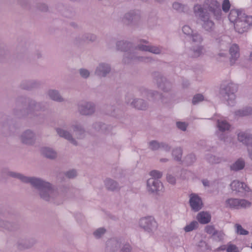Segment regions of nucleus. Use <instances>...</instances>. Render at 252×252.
<instances>
[{"mask_svg": "<svg viewBox=\"0 0 252 252\" xmlns=\"http://www.w3.org/2000/svg\"><path fill=\"white\" fill-rule=\"evenodd\" d=\"M204 6V8L203 9L200 5H196L194 7V11L195 15L199 16L204 21V28L209 31L214 26V23L209 20L207 12L209 11L213 14L216 19H219L221 16V10L219 3L216 0H206Z\"/></svg>", "mask_w": 252, "mask_h": 252, "instance_id": "f257e3e1", "label": "nucleus"}, {"mask_svg": "<svg viewBox=\"0 0 252 252\" xmlns=\"http://www.w3.org/2000/svg\"><path fill=\"white\" fill-rule=\"evenodd\" d=\"M12 176L20 179L24 182L30 183L32 185L37 188H42L41 192L40 193L41 197L44 199L47 200L46 197L44 196V193L46 194L47 193H48V191L51 188V185L50 183L45 182L38 179L25 177L20 174H12Z\"/></svg>", "mask_w": 252, "mask_h": 252, "instance_id": "f03ea898", "label": "nucleus"}, {"mask_svg": "<svg viewBox=\"0 0 252 252\" xmlns=\"http://www.w3.org/2000/svg\"><path fill=\"white\" fill-rule=\"evenodd\" d=\"M150 175L153 178L147 181L148 190L151 192H157L161 190L163 188L162 184L158 180H156L161 177V173L158 171L153 170L150 173Z\"/></svg>", "mask_w": 252, "mask_h": 252, "instance_id": "7ed1b4c3", "label": "nucleus"}, {"mask_svg": "<svg viewBox=\"0 0 252 252\" xmlns=\"http://www.w3.org/2000/svg\"><path fill=\"white\" fill-rule=\"evenodd\" d=\"M251 25H252V16L247 15H245L244 17L238 19L234 23L235 30L240 33L247 32Z\"/></svg>", "mask_w": 252, "mask_h": 252, "instance_id": "20e7f679", "label": "nucleus"}, {"mask_svg": "<svg viewBox=\"0 0 252 252\" xmlns=\"http://www.w3.org/2000/svg\"><path fill=\"white\" fill-rule=\"evenodd\" d=\"M251 203L244 199H229L226 201L227 207L233 209L246 208L251 206Z\"/></svg>", "mask_w": 252, "mask_h": 252, "instance_id": "39448f33", "label": "nucleus"}, {"mask_svg": "<svg viewBox=\"0 0 252 252\" xmlns=\"http://www.w3.org/2000/svg\"><path fill=\"white\" fill-rule=\"evenodd\" d=\"M238 138L240 142L248 146L250 157L252 159V136H248L244 132H240L238 134Z\"/></svg>", "mask_w": 252, "mask_h": 252, "instance_id": "423d86ee", "label": "nucleus"}, {"mask_svg": "<svg viewBox=\"0 0 252 252\" xmlns=\"http://www.w3.org/2000/svg\"><path fill=\"white\" fill-rule=\"evenodd\" d=\"M189 203L192 210L198 211L202 206V202L201 198L195 194L190 195Z\"/></svg>", "mask_w": 252, "mask_h": 252, "instance_id": "0eeeda50", "label": "nucleus"}, {"mask_svg": "<svg viewBox=\"0 0 252 252\" xmlns=\"http://www.w3.org/2000/svg\"><path fill=\"white\" fill-rule=\"evenodd\" d=\"M140 224L141 227L147 229L157 226L156 222L151 217L141 219L140 220Z\"/></svg>", "mask_w": 252, "mask_h": 252, "instance_id": "6e6552de", "label": "nucleus"}, {"mask_svg": "<svg viewBox=\"0 0 252 252\" xmlns=\"http://www.w3.org/2000/svg\"><path fill=\"white\" fill-rule=\"evenodd\" d=\"M246 15L242 10L238 9H231L229 16L228 18L230 21L233 24L239 19L244 17V15Z\"/></svg>", "mask_w": 252, "mask_h": 252, "instance_id": "1a4fd4ad", "label": "nucleus"}, {"mask_svg": "<svg viewBox=\"0 0 252 252\" xmlns=\"http://www.w3.org/2000/svg\"><path fill=\"white\" fill-rule=\"evenodd\" d=\"M231 188L233 190L238 192L248 191L249 188L243 183L234 181L231 184Z\"/></svg>", "mask_w": 252, "mask_h": 252, "instance_id": "9d476101", "label": "nucleus"}, {"mask_svg": "<svg viewBox=\"0 0 252 252\" xmlns=\"http://www.w3.org/2000/svg\"><path fill=\"white\" fill-rule=\"evenodd\" d=\"M182 30L185 34L191 36L193 42L200 43L202 41V38L199 35L192 34V31L189 26H185L183 27Z\"/></svg>", "mask_w": 252, "mask_h": 252, "instance_id": "9b49d317", "label": "nucleus"}, {"mask_svg": "<svg viewBox=\"0 0 252 252\" xmlns=\"http://www.w3.org/2000/svg\"><path fill=\"white\" fill-rule=\"evenodd\" d=\"M197 220L200 223L206 224L210 221L211 216L208 213L201 212L198 214L197 216Z\"/></svg>", "mask_w": 252, "mask_h": 252, "instance_id": "f8f14e48", "label": "nucleus"}, {"mask_svg": "<svg viewBox=\"0 0 252 252\" xmlns=\"http://www.w3.org/2000/svg\"><path fill=\"white\" fill-rule=\"evenodd\" d=\"M229 52L231 55L230 62L233 63V60L235 61L239 56V47L236 44H233L230 47Z\"/></svg>", "mask_w": 252, "mask_h": 252, "instance_id": "ddd939ff", "label": "nucleus"}, {"mask_svg": "<svg viewBox=\"0 0 252 252\" xmlns=\"http://www.w3.org/2000/svg\"><path fill=\"white\" fill-rule=\"evenodd\" d=\"M110 70V68L108 65L101 64L97 67L96 72L98 75L104 76Z\"/></svg>", "mask_w": 252, "mask_h": 252, "instance_id": "4468645a", "label": "nucleus"}, {"mask_svg": "<svg viewBox=\"0 0 252 252\" xmlns=\"http://www.w3.org/2000/svg\"><path fill=\"white\" fill-rule=\"evenodd\" d=\"M80 111L82 115H90L94 112V108L91 103H88L86 106H81Z\"/></svg>", "mask_w": 252, "mask_h": 252, "instance_id": "2eb2a0df", "label": "nucleus"}, {"mask_svg": "<svg viewBox=\"0 0 252 252\" xmlns=\"http://www.w3.org/2000/svg\"><path fill=\"white\" fill-rule=\"evenodd\" d=\"M138 48L142 51H149L154 54H159L160 49L156 47L149 46L147 45H139Z\"/></svg>", "mask_w": 252, "mask_h": 252, "instance_id": "dca6fc26", "label": "nucleus"}, {"mask_svg": "<svg viewBox=\"0 0 252 252\" xmlns=\"http://www.w3.org/2000/svg\"><path fill=\"white\" fill-rule=\"evenodd\" d=\"M42 154L46 157L50 158H54L56 157V153L48 148H43L41 150Z\"/></svg>", "mask_w": 252, "mask_h": 252, "instance_id": "f3484780", "label": "nucleus"}, {"mask_svg": "<svg viewBox=\"0 0 252 252\" xmlns=\"http://www.w3.org/2000/svg\"><path fill=\"white\" fill-rule=\"evenodd\" d=\"M57 133L59 134V135L65 138V139L71 141V142L74 144L76 145V142L75 140H74L72 137L71 135L68 132L64 131L63 130H62L61 129L58 128L57 129Z\"/></svg>", "mask_w": 252, "mask_h": 252, "instance_id": "a211bd4d", "label": "nucleus"}, {"mask_svg": "<svg viewBox=\"0 0 252 252\" xmlns=\"http://www.w3.org/2000/svg\"><path fill=\"white\" fill-rule=\"evenodd\" d=\"M244 166V161L242 159H238L231 166V169L233 170H239L243 169Z\"/></svg>", "mask_w": 252, "mask_h": 252, "instance_id": "6ab92c4d", "label": "nucleus"}, {"mask_svg": "<svg viewBox=\"0 0 252 252\" xmlns=\"http://www.w3.org/2000/svg\"><path fill=\"white\" fill-rule=\"evenodd\" d=\"M22 142L26 144H29L28 139H31L33 137V134L30 130L26 131L22 135Z\"/></svg>", "mask_w": 252, "mask_h": 252, "instance_id": "aec40b11", "label": "nucleus"}, {"mask_svg": "<svg viewBox=\"0 0 252 252\" xmlns=\"http://www.w3.org/2000/svg\"><path fill=\"white\" fill-rule=\"evenodd\" d=\"M218 126L219 129L222 131L228 130L230 126L229 124L225 121H219Z\"/></svg>", "mask_w": 252, "mask_h": 252, "instance_id": "412c9836", "label": "nucleus"}, {"mask_svg": "<svg viewBox=\"0 0 252 252\" xmlns=\"http://www.w3.org/2000/svg\"><path fill=\"white\" fill-rule=\"evenodd\" d=\"M49 95L51 98L54 100L61 101L63 99L58 92L56 91H50L49 92Z\"/></svg>", "mask_w": 252, "mask_h": 252, "instance_id": "4be33fe9", "label": "nucleus"}, {"mask_svg": "<svg viewBox=\"0 0 252 252\" xmlns=\"http://www.w3.org/2000/svg\"><path fill=\"white\" fill-rule=\"evenodd\" d=\"M237 86L232 83L230 84L225 89V91H226V93L228 95H229L230 94H233L234 93L237 91Z\"/></svg>", "mask_w": 252, "mask_h": 252, "instance_id": "5701e85b", "label": "nucleus"}, {"mask_svg": "<svg viewBox=\"0 0 252 252\" xmlns=\"http://www.w3.org/2000/svg\"><path fill=\"white\" fill-rule=\"evenodd\" d=\"M197 225L198 223L195 221H193L186 225L184 228V230L186 232H189L196 228Z\"/></svg>", "mask_w": 252, "mask_h": 252, "instance_id": "b1692460", "label": "nucleus"}, {"mask_svg": "<svg viewBox=\"0 0 252 252\" xmlns=\"http://www.w3.org/2000/svg\"><path fill=\"white\" fill-rule=\"evenodd\" d=\"M105 185L109 189L113 190L116 189L117 183L111 179H107L105 182Z\"/></svg>", "mask_w": 252, "mask_h": 252, "instance_id": "393cba45", "label": "nucleus"}, {"mask_svg": "<svg viewBox=\"0 0 252 252\" xmlns=\"http://www.w3.org/2000/svg\"><path fill=\"white\" fill-rule=\"evenodd\" d=\"M252 110L251 108H248L245 110H239L236 112V115L239 116H244L251 114Z\"/></svg>", "mask_w": 252, "mask_h": 252, "instance_id": "a878e982", "label": "nucleus"}, {"mask_svg": "<svg viewBox=\"0 0 252 252\" xmlns=\"http://www.w3.org/2000/svg\"><path fill=\"white\" fill-rule=\"evenodd\" d=\"M226 252H240L238 247L236 245H235L231 243H228L227 244Z\"/></svg>", "mask_w": 252, "mask_h": 252, "instance_id": "bb28decb", "label": "nucleus"}, {"mask_svg": "<svg viewBox=\"0 0 252 252\" xmlns=\"http://www.w3.org/2000/svg\"><path fill=\"white\" fill-rule=\"evenodd\" d=\"M172 154L176 160H180L182 155V150L180 148L177 149L173 151Z\"/></svg>", "mask_w": 252, "mask_h": 252, "instance_id": "cd10ccee", "label": "nucleus"}, {"mask_svg": "<svg viewBox=\"0 0 252 252\" xmlns=\"http://www.w3.org/2000/svg\"><path fill=\"white\" fill-rule=\"evenodd\" d=\"M230 7V3L229 0H224L222 4L223 11L225 12H227L229 10Z\"/></svg>", "mask_w": 252, "mask_h": 252, "instance_id": "c85d7f7f", "label": "nucleus"}, {"mask_svg": "<svg viewBox=\"0 0 252 252\" xmlns=\"http://www.w3.org/2000/svg\"><path fill=\"white\" fill-rule=\"evenodd\" d=\"M235 226L237 229V233L240 235H247L248 234V231L244 229L241 225L237 224L235 225Z\"/></svg>", "mask_w": 252, "mask_h": 252, "instance_id": "c756f323", "label": "nucleus"}, {"mask_svg": "<svg viewBox=\"0 0 252 252\" xmlns=\"http://www.w3.org/2000/svg\"><path fill=\"white\" fill-rule=\"evenodd\" d=\"M203 98H204V97H203V95H202L201 94H197L194 95V96L193 97V99H192V103L193 104H195L197 103L202 101L203 100Z\"/></svg>", "mask_w": 252, "mask_h": 252, "instance_id": "7c9ffc66", "label": "nucleus"}, {"mask_svg": "<svg viewBox=\"0 0 252 252\" xmlns=\"http://www.w3.org/2000/svg\"><path fill=\"white\" fill-rule=\"evenodd\" d=\"M105 232V229L103 228H100L94 232V234L96 238H99Z\"/></svg>", "mask_w": 252, "mask_h": 252, "instance_id": "2f4dec72", "label": "nucleus"}, {"mask_svg": "<svg viewBox=\"0 0 252 252\" xmlns=\"http://www.w3.org/2000/svg\"><path fill=\"white\" fill-rule=\"evenodd\" d=\"M205 231L207 233L212 235H215L216 232L215 228L212 225L207 226L205 228Z\"/></svg>", "mask_w": 252, "mask_h": 252, "instance_id": "473e14b6", "label": "nucleus"}, {"mask_svg": "<svg viewBox=\"0 0 252 252\" xmlns=\"http://www.w3.org/2000/svg\"><path fill=\"white\" fill-rule=\"evenodd\" d=\"M149 146L152 150H157L160 147L159 144L156 141L151 142Z\"/></svg>", "mask_w": 252, "mask_h": 252, "instance_id": "72a5a7b5", "label": "nucleus"}, {"mask_svg": "<svg viewBox=\"0 0 252 252\" xmlns=\"http://www.w3.org/2000/svg\"><path fill=\"white\" fill-rule=\"evenodd\" d=\"M176 125L178 128L184 131L186 130L187 126V125L186 124V123L184 122H179L177 123Z\"/></svg>", "mask_w": 252, "mask_h": 252, "instance_id": "f704fd0d", "label": "nucleus"}, {"mask_svg": "<svg viewBox=\"0 0 252 252\" xmlns=\"http://www.w3.org/2000/svg\"><path fill=\"white\" fill-rule=\"evenodd\" d=\"M194 55H193V57H199L201 53H202V48H201V47H198L197 49H195L194 48Z\"/></svg>", "mask_w": 252, "mask_h": 252, "instance_id": "c9c22d12", "label": "nucleus"}, {"mask_svg": "<svg viewBox=\"0 0 252 252\" xmlns=\"http://www.w3.org/2000/svg\"><path fill=\"white\" fill-rule=\"evenodd\" d=\"M80 73L81 76L84 78L88 77L90 75V73H89V71L86 69H80Z\"/></svg>", "mask_w": 252, "mask_h": 252, "instance_id": "e433bc0d", "label": "nucleus"}, {"mask_svg": "<svg viewBox=\"0 0 252 252\" xmlns=\"http://www.w3.org/2000/svg\"><path fill=\"white\" fill-rule=\"evenodd\" d=\"M76 175V172L74 170L69 171L66 173V176L69 178H74Z\"/></svg>", "mask_w": 252, "mask_h": 252, "instance_id": "4c0bfd02", "label": "nucleus"}, {"mask_svg": "<svg viewBox=\"0 0 252 252\" xmlns=\"http://www.w3.org/2000/svg\"><path fill=\"white\" fill-rule=\"evenodd\" d=\"M173 7L177 10H182L183 6L179 3L175 2L173 4Z\"/></svg>", "mask_w": 252, "mask_h": 252, "instance_id": "58836bf2", "label": "nucleus"}, {"mask_svg": "<svg viewBox=\"0 0 252 252\" xmlns=\"http://www.w3.org/2000/svg\"><path fill=\"white\" fill-rule=\"evenodd\" d=\"M215 235H216V236L218 237V239H216V240H218V241L222 240L223 239L224 235V234L223 232H218L217 231L216 232Z\"/></svg>", "mask_w": 252, "mask_h": 252, "instance_id": "ea45409f", "label": "nucleus"}, {"mask_svg": "<svg viewBox=\"0 0 252 252\" xmlns=\"http://www.w3.org/2000/svg\"><path fill=\"white\" fill-rule=\"evenodd\" d=\"M167 180L168 182L170 184H174L175 183V179L173 176L171 175H168L167 176Z\"/></svg>", "mask_w": 252, "mask_h": 252, "instance_id": "a19ab883", "label": "nucleus"}, {"mask_svg": "<svg viewBox=\"0 0 252 252\" xmlns=\"http://www.w3.org/2000/svg\"><path fill=\"white\" fill-rule=\"evenodd\" d=\"M130 246L127 245L125 246V248L122 250L121 252H130Z\"/></svg>", "mask_w": 252, "mask_h": 252, "instance_id": "79ce46f5", "label": "nucleus"}, {"mask_svg": "<svg viewBox=\"0 0 252 252\" xmlns=\"http://www.w3.org/2000/svg\"><path fill=\"white\" fill-rule=\"evenodd\" d=\"M226 248H227V245H222L219 248H218L216 251H226Z\"/></svg>", "mask_w": 252, "mask_h": 252, "instance_id": "37998d69", "label": "nucleus"}, {"mask_svg": "<svg viewBox=\"0 0 252 252\" xmlns=\"http://www.w3.org/2000/svg\"><path fill=\"white\" fill-rule=\"evenodd\" d=\"M202 183L204 186H207L209 185V182L208 181L203 180Z\"/></svg>", "mask_w": 252, "mask_h": 252, "instance_id": "c03bdc74", "label": "nucleus"}, {"mask_svg": "<svg viewBox=\"0 0 252 252\" xmlns=\"http://www.w3.org/2000/svg\"><path fill=\"white\" fill-rule=\"evenodd\" d=\"M250 59L251 60H252V52L251 53V55H250Z\"/></svg>", "mask_w": 252, "mask_h": 252, "instance_id": "a18cd8bd", "label": "nucleus"}, {"mask_svg": "<svg viewBox=\"0 0 252 252\" xmlns=\"http://www.w3.org/2000/svg\"><path fill=\"white\" fill-rule=\"evenodd\" d=\"M219 56H222V55L221 54H219Z\"/></svg>", "mask_w": 252, "mask_h": 252, "instance_id": "49530a36", "label": "nucleus"}, {"mask_svg": "<svg viewBox=\"0 0 252 252\" xmlns=\"http://www.w3.org/2000/svg\"><path fill=\"white\" fill-rule=\"evenodd\" d=\"M137 108H138V109H142V108H141V107H137Z\"/></svg>", "mask_w": 252, "mask_h": 252, "instance_id": "de8ad7c7", "label": "nucleus"}, {"mask_svg": "<svg viewBox=\"0 0 252 252\" xmlns=\"http://www.w3.org/2000/svg\"><path fill=\"white\" fill-rule=\"evenodd\" d=\"M138 102L139 103H141V100H140V101H138Z\"/></svg>", "mask_w": 252, "mask_h": 252, "instance_id": "09e8293b", "label": "nucleus"}]
</instances>
